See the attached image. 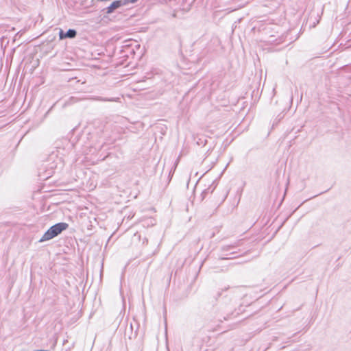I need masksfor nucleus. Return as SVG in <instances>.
<instances>
[{
  "instance_id": "4",
  "label": "nucleus",
  "mask_w": 351,
  "mask_h": 351,
  "mask_svg": "<svg viewBox=\"0 0 351 351\" xmlns=\"http://www.w3.org/2000/svg\"><path fill=\"white\" fill-rule=\"evenodd\" d=\"M239 241L237 242L234 244L223 245L221 247V250L223 252H227V253L224 254L226 256V257H222L221 258L222 259H232V258H237V256H239V255L237 254L238 252L234 250V249L239 245Z\"/></svg>"
},
{
  "instance_id": "1",
  "label": "nucleus",
  "mask_w": 351,
  "mask_h": 351,
  "mask_svg": "<svg viewBox=\"0 0 351 351\" xmlns=\"http://www.w3.org/2000/svg\"><path fill=\"white\" fill-rule=\"evenodd\" d=\"M62 162L56 153L52 152L47 159L42 165L40 169L39 176H42L43 179L50 178L55 171V169L58 166L62 167Z\"/></svg>"
},
{
  "instance_id": "9",
  "label": "nucleus",
  "mask_w": 351,
  "mask_h": 351,
  "mask_svg": "<svg viewBox=\"0 0 351 351\" xmlns=\"http://www.w3.org/2000/svg\"><path fill=\"white\" fill-rule=\"evenodd\" d=\"M275 37H276L275 36L271 35L269 36V39L267 40V42L270 43H276V44H279L281 42H282V40L281 38H279V41H277V39H274Z\"/></svg>"
},
{
  "instance_id": "13",
  "label": "nucleus",
  "mask_w": 351,
  "mask_h": 351,
  "mask_svg": "<svg viewBox=\"0 0 351 351\" xmlns=\"http://www.w3.org/2000/svg\"><path fill=\"white\" fill-rule=\"evenodd\" d=\"M65 33L61 29L59 32V36H60V39H64L65 38Z\"/></svg>"
},
{
  "instance_id": "8",
  "label": "nucleus",
  "mask_w": 351,
  "mask_h": 351,
  "mask_svg": "<svg viewBox=\"0 0 351 351\" xmlns=\"http://www.w3.org/2000/svg\"><path fill=\"white\" fill-rule=\"evenodd\" d=\"M77 32L73 29H69L67 30V32L65 33V38H73L76 36Z\"/></svg>"
},
{
  "instance_id": "14",
  "label": "nucleus",
  "mask_w": 351,
  "mask_h": 351,
  "mask_svg": "<svg viewBox=\"0 0 351 351\" xmlns=\"http://www.w3.org/2000/svg\"><path fill=\"white\" fill-rule=\"evenodd\" d=\"M126 5H128V3H136L138 0H124Z\"/></svg>"
},
{
  "instance_id": "11",
  "label": "nucleus",
  "mask_w": 351,
  "mask_h": 351,
  "mask_svg": "<svg viewBox=\"0 0 351 351\" xmlns=\"http://www.w3.org/2000/svg\"><path fill=\"white\" fill-rule=\"evenodd\" d=\"M78 101H79V99L77 97H71L69 98V101H67V104H73V103L77 102Z\"/></svg>"
},
{
  "instance_id": "12",
  "label": "nucleus",
  "mask_w": 351,
  "mask_h": 351,
  "mask_svg": "<svg viewBox=\"0 0 351 351\" xmlns=\"http://www.w3.org/2000/svg\"><path fill=\"white\" fill-rule=\"evenodd\" d=\"M140 48V45L138 44V43L136 41V46H135L134 44H132V49H134V54H135L136 50L139 49Z\"/></svg>"
},
{
  "instance_id": "7",
  "label": "nucleus",
  "mask_w": 351,
  "mask_h": 351,
  "mask_svg": "<svg viewBox=\"0 0 351 351\" xmlns=\"http://www.w3.org/2000/svg\"><path fill=\"white\" fill-rule=\"evenodd\" d=\"M94 99L95 100H97V101H115V102H118V101H119L120 98L119 97L107 98V97H97L95 98Z\"/></svg>"
},
{
  "instance_id": "2",
  "label": "nucleus",
  "mask_w": 351,
  "mask_h": 351,
  "mask_svg": "<svg viewBox=\"0 0 351 351\" xmlns=\"http://www.w3.org/2000/svg\"><path fill=\"white\" fill-rule=\"evenodd\" d=\"M68 226L69 225L64 222H60L52 226L45 232L39 240V242H44L54 238L60 234L62 231L65 230Z\"/></svg>"
},
{
  "instance_id": "10",
  "label": "nucleus",
  "mask_w": 351,
  "mask_h": 351,
  "mask_svg": "<svg viewBox=\"0 0 351 351\" xmlns=\"http://www.w3.org/2000/svg\"><path fill=\"white\" fill-rule=\"evenodd\" d=\"M214 189H215V187H213L212 186H210V187H208V189H205L202 192V195H207L209 193H213Z\"/></svg>"
},
{
  "instance_id": "6",
  "label": "nucleus",
  "mask_w": 351,
  "mask_h": 351,
  "mask_svg": "<svg viewBox=\"0 0 351 351\" xmlns=\"http://www.w3.org/2000/svg\"><path fill=\"white\" fill-rule=\"evenodd\" d=\"M230 312H232V308L224 309V308L221 307L220 309V315L217 317L218 320L222 322L223 320L230 319Z\"/></svg>"
},
{
  "instance_id": "3",
  "label": "nucleus",
  "mask_w": 351,
  "mask_h": 351,
  "mask_svg": "<svg viewBox=\"0 0 351 351\" xmlns=\"http://www.w3.org/2000/svg\"><path fill=\"white\" fill-rule=\"evenodd\" d=\"M132 44L136 46V40L128 39L122 42V45L120 48L121 52L124 56L129 57L130 56L134 55V49H132Z\"/></svg>"
},
{
  "instance_id": "5",
  "label": "nucleus",
  "mask_w": 351,
  "mask_h": 351,
  "mask_svg": "<svg viewBox=\"0 0 351 351\" xmlns=\"http://www.w3.org/2000/svg\"><path fill=\"white\" fill-rule=\"evenodd\" d=\"M126 3L124 0H117L113 1L109 6L106 8V13L111 14L116 9L120 8L122 5H125Z\"/></svg>"
}]
</instances>
